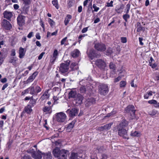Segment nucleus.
<instances>
[{
    "label": "nucleus",
    "mask_w": 159,
    "mask_h": 159,
    "mask_svg": "<svg viewBox=\"0 0 159 159\" xmlns=\"http://www.w3.org/2000/svg\"><path fill=\"white\" fill-rule=\"evenodd\" d=\"M127 125L128 122L127 121L123 120L118 125L117 127L119 135L125 139H128L127 130L124 129Z\"/></svg>",
    "instance_id": "1"
},
{
    "label": "nucleus",
    "mask_w": 159,
    "mask_h": 159,
    "mask_svg": "<svg viewBox=\"0 0 159 159\" xmlns=\"http://www.w3.org/2000/svg\"><path fill=\"white\" fill-rule=\"evenodd\" d=\"M35 85L34 83L30 87L23 91L21 93L22 95H24L25 94L29 93L32 95H37L41 91L42 89L39 86H35Z\"/></svg>",
    "instance_id": "2"
},
{
    "label": "nucleus",
    "mask_w": 159,
    "mask_h": 159,
    "mask_svg": "<svg viewBox=\"0 0 159 159\" xmlns=\"http://www.w3.org/2000/svg\"><path fill=\"white\" fill-rule=\"evenodd\" d=\"M17 17V22L20 26H22L25 23V17L23 15L24 13H27L26 11H23Z\"/></svg>",
    "instance_id": "3"
},
{
    "label": "nucleus",
    "mask_w": 159,
    "mask_h": 159,
    "mask_svg": "<svg viewBox=\"0 0 159 159\" xmlns=\"http://www.w3.org/2000/svg\"><path fill=\"white\" fill-rule=\"evenodd\" d=\"M70 61L67 63H62L60 64L59 71L62 74L67 72L69 69V64Z\"/></svg>",
    "instance_id": "4"
},
{
    "label": "nucleus",
    "mask_w": 159,
    "mask_h": 159,
    "mask_svg": "<svg viewBox=\"0 0 159 159\" xmlns=\"http://www.w3.org/2000/svg\"><path fill=\"white\" fill-rule=\"evenodd\" d=\"M99 93L101 95L104 96L108 92V88L106 84H101L98 87Z\"/></svg>",
    "instance_id": "5"
},
{
    "label": "nucleus",
    "mask_w": 159,
    "mask_h": 159,
    "mask_svg": "<svg viewBox=\"0 0 159 159\" xmlns=\"http://www.w3.org/2000/svg\"><path fill=\"white\" fill-rule=\"evenodd\" d=\"M56 118L57 121L60 122H64L66 118L65 114L60 112L56 114Z\"/></svg>",
    "instance_id": "6"
},
{
    "label": "nucleus",
    "mask_w": 159,
    "mask_h": 159,
    "mask_svg": "<svg viewBox=\"0 0 159 159\" xmlns=\"http://www.w3.org/2000/svg\"><path fill=\"white\" fill-rule=\"evenodd\" d=\"M68 152V151L67 150L64 149H62L60 150L59 148H56L53 150L52 153L55 157H57L63 153H67Z\"/></svg>",
    "instance_id": "7"
},
{
    "label": "nucleus",
    "mask_w": 159,
    "mask_h": 159,
    "mask_svg": "<svg viewBox=\"0 0 159 159\" xmlns=\"http://www.w3.org/2000/svg\"><path fill=\"white\" fill-rule=\"evenodd\" d=\"M94 44L95 48L98 51L103 52L105 51L106 49L105 45L103 43H95Z\"/></svg>",
    "instance_id": "8"
},
{
    "label": "nucleus",
    "mask_w": 159,
    "mask_h": 159,
    "mask_svg": "<svg viewBox=\"0 0 159 159\" xmlns=\"http://www.w3.org/2000/svg\"><path fill=\"white\" fill-rule=\"evenodd\" d=\"M88 56L91 60L93 59L94 57H97L100 56V54H98L95 53V51L93 49L90 50L88 53Z\"/></svg>",
    "instance_id": "9"
},
{
    "label": "nucleus",
    "mask_w": 159,
    "mask_h": 159,
    "mask_svg": "<svg viewBox=\"0 0 159 159\" xmlns=\"http://www.w3.org/2000/svg\"><path fill=\"white\" fill-rule=\"evenodd\" d=\"M2 25L3 27L6 30H10L12 28V26L9 22L5 19L3 20Z\"/></svg>",
    "instance_id": "10"
},
{
    "label": "nucleus",
    "mask_w": 159,
    "mask_h": 159,
    "mask_svg": "<svg viewBox=\"0 0 159 159\" xmlns=\"http://www.w3.org/2000/svg\"><path fill=\"white\" fill-rule=\"evenodd\" d=\"M95 64L98 67L101 69L104 68L106 66L105 62L101 59L96 60L95 62Z\"/></svg>",
    "instance_id": "11"
},
{
    "label": "nucleus",
    "mask_w": 159,
    "mask_h": 159,
    "mask_svg": "<svg viewBox=\"0 0 159 159\" xmlns=\"http://www.w3.org/2000/svg\"><path fill=\"white\" fill-rule=\"evenodd\" d=\"M78 111L79 110L75 108H73L71 110L69 109L66 111L67 112H69V116L71 117L76 115L78 114Z\"/></svg>",
    "instance_id": "12"
},
{
    "label": "nucleus",
    "mask_w": 159,
    "mask_h": 159,
    "mask_svg": "<svg viewBox=\"0 0 159 159\" xmlns=\"http://www.w3.org/2000/svg\"><path fill=\"white\" fill-rule=\"evenodd\" d=\"M58 51L57 49L54 50L53 54V56L50 59V62L52 64H53L56 60L58 56Z\"/></svg>",
    "instance_id": "13"
},
{
    "label": "nucleus",
    "mask_w": 159,
    "mask_h": 159,
    "mask_svg": "<svg viewBox=\"0 0 159 159\" xmlns=\"http://www.w3.org/2000/svg\"><path fill=\"white\" fill-rule=\"evenodd\" d=\"M118 71H119L120 74H122V75H119L118 77L114 79V81L115 83L117 82L120 81L121 78L124 76L125 74V70H124L121 69L118 70Z\"/></svg>",
    "instance_id": "14"
},
{
    "label": "nucleus",
    "mask_w": 159,
    "mask_h": 159,
    "mask_svg": "<svg viewBox=\"0 0 159 159\" xmlns=\"http://www.w3.org/2000/svg\"><path fill=\"white\" fill-rule=\"evenodd\" d=\"M32 157L35 159H41L42 158V154L41 152L38 151L37 152H34L32 154Z\"/></svg>",
    "instance_id": "15"
},
{
    "label": "nucleus",
    "mask_w": 159,
    "mask_h": 159,
    "mask_svg": "<svg viewBox=\"0 0 159 159\" xmlns=\"http://www.w3.org/2000/svg\"><path fill=\"white\" fill-rule=\"evenodd\" d=\"M38 72H35L33 73V74L30 76L28 79L26 81V84L29 83L32 81L34 79L36 76L38 75Z\"/></svg>",
    "instance_id": "16"
},
{
    "label": "nucleus",
    "mask_w": 159,
    "mask_h": 159,
    "mask_svg": "<svg viewBox=\"0 0 159 159\" xmlns=\"http://www.w3.org/2000/svg\"><path fill=\"white\" fill-rule=\"evenodd\" d=\"M76 122V120H74L71 123L69 124L66 128V130L68 132H70L71 129L73 128L74 125Z\"/></svg>",
    "instance_id": "17"
},
{
    "label": "nucleus",
    "mask_w": 159,
    "mask_h": 159,
    "mask_svg": "<svg viewBox=\"0 0 159 159\" xmlns=\"http://www.w3.org/2000/svg\"><path fill=\"white\" fill-rule=\"evenodd\" d=\"M131 108L132 110V112L131 113H130V116L131 117H130L131 118V119H134L135 118V110L134 109V106L133 105H129L127 107V111H129L128 110V108Z\"/></svg>",
    "instance_id": "18"
},
{
    "label": "nucleus",
    "mask_w": 159,
    "mask_h": 159,
    "mask_svg": "<svg viewBox=\"0 0 159 159\" xmlns=\"http://www.w3.org/2000/svg\"><path fill=\"white\" fill-rule=\"evenodd\" d=\"M4 17L5 18H6L9 20L13 16V14L12 12L6 11L3 13Z\"/></svg>",
    "instance_id": "19"
},
{
    "label": "nucleus",
    "mask_w": 159,
    "mask_h": 159,
    "mask_svg": "<svg viewBox=\"0 0 159 159\" xmlns=\"http://www.w3.org/2000/svg\"><path fill=\"white\" fill-rule=\"evenodd\" d=\"M26 52V50L24 48L20 47L19 50V57L20 58H22L25 56Z\"/></svg>",
    "instance_id": "20"
},
{
    "label": "nucleus",
    "mask_w": 159,
    "mask_h": 159,
    "mask_svg": "<svg viewBox=\"0 0 159 159\" xmlns=\"http://www.w3.org/2000/svg\"><path fill=\"white\" fill-rule=\"evenodd\" d=\"M83 98V97L82 95L80 94H78L75 98L76 101V102H77L79 104H81L82 102Z\"/></svg>",
    "instance_id": "21"
},
{
    "label": "nucleus",
    "mask_w": 159,
    "mask_h": 159,
    "mask_svg": "<svg viewBox=\"0 0 159 159\" xmlns=\"http://www.w3.org/2000/svg\"><path fill=\"white\" fill-rule=\"evenodd\" d=\"M49 97V95L48 94V92L45 91L43 95L41 97L40 99L41 100H44L48 99Z\"/></svg>",
    "instance_id": "22"
},
{
    "label": "nucleus",
    "mask_w": 159,
    "mask_h": 159,
    "mask_svg": "<svg viewBox=\"0 0 159 159\" xmlns=\"http://www.w3.org/2000/svg\"><path fill=\"white\" fill-rule=\"evenodd\" d=\"M70 68L71 70H77L78 68L77 63L75 62H72L70 65Z\"/></svg>",
    "instance_id": "23"
},
{
    "label": "nucleus",
    "mask_w": 159,
    "mask_h": 159,
    "mask_svg": "<svg viewBox=\"0 0 159 159\" xmlns=\"http://www.w3.org/2000/svg\"><path fill=\"white\" fill-rule=\"evenodd\" d=\"M32 111L31 109V107L30 105H28L24 109V111L27 113L28 114H30Z\"/></svg>",
    "instance_id": "24"
},
{
    "label": "nucleus",
    "mask_w": 159,
    "mask_h": 159,
    "mask_svg": "<svg viewBox=\"0 0 159 159\" xmlns=\"http://www.w3.org/2000/svg\"><path fill=\"white\" fill-rule=\"evenodd\" d=\"M141 135V133L138 131H132L130 134V135L133 137H139Z\"/></svg>",
    "instance_id": "25"
},
{
    "label": "nucleus",
    "mask_w": 159,
    "mask_h": 159,
    "mask_svg": "<svg viewBox=\"0 0 159 159\" xmlns=\"http://www.w3.org/2000/svg\"><path fill=\"white\" fill-rule=\"evenodd\" d=\"M80 54V52L78 49H75L71 53V55L73 57H77Z\"/></svg>",
    "instance_id": "26"
},
{
    "label": "nucleus",
    "mask_w": 159,
    "mask_h": 159,
    "mask_svg": "<svg viewBox=\"0 0 159 159\" xmlns=\"http://www.w3.org/2000/svg\"><path fill=\"white\" fill-rule=\"evenodd\" d=\"M137 31L138 32H140L141 31H144L145 30V28L143 27H142L140 25V23L138 22L137 23Z\"/></svg>",
    "instance_id": "27"
},
{
    "label": "nucleus",
    "mask_w": 159,
    "mask_h": 159,
    "mask_svg": "<svg viewBox=\"0 0 159 159\" xmlns=\"http://www.w3.org/2000/svg\"><path fill=\"white\" fill-rule=\"evenodd\" d=\"M51 108L50 106L44 107L43 109V111L46 113L51 112Z\"/></svg>",
    "instance_id": "28"
},
{
    "label": "nucleus",
    "mask_w": 159,
    "mask_h": 159,
    "mask_svg": "<svg viewBox=\"0 0 159 159\" xmlns=\"http://www.w3.org/2000/svg\"><path fill=\"white\" fill-rule=\"evenodd\" d=\"M78 157L77 153L72 152L70 154L69 159H77Z\"/></svg>",
    "instance_id": "29"
},
{
    "label": "nucleus",
    "mask_w": 159,
    "mask_h": 159,
    "mask_svg": "<svg viewBox=\"0 0 159 159\" xmlns=\"http://www.w3.org/2000/svg\"><path fill=\"white\" fill-rule=\"evenodd\" d=\"M77 95L76 92L75 91H73L72 90L71 91L69 94V98H75Z\"/></svg>",
    "instance_id": "30"
},
{
    "label": "nucleus",
    "mask_w": 159,
    "mask_h": 159,
    "mask_svg": "<svg viewBox=\"0 0 159 159\" xmlns=\"http://www.w3.org/2000/svg\"><path fill=\"white\" fill-rule=\"evenodd\" d=\"M72 16L70 15H68L66 17L64 20V23L66 25H67L68 24L70 20L71 19Z\"/></svg>",
    "instance_id": "31"
},
{
    "label": "nucleus",
    "mask_w": 159,
    "mask_h": 159,
    "mask_svg": "<svg viewBox=\"0 0 159 159\" xmlns=\"http://www.w3.org/2000/svg\"><path fill=\"white\" fill-rule=\"evenodd\" d=\"M113 124L112 123H111L109 124H106L103 126L105 130H108L110 129Z\"/></svg>",
    "instance_id": "32"
},
{
    "label": "nucleus",
    "mask_w": 159,
    "mask_h": 159,
    "mask_svg": "<svg viewBox=\"0 0 159 159\" xmlns=\"http://www.w3.org/2000/svg\"><path fill=\"white\" fill-rule=\"evenodd\" d=\"M45 159H51L52 157L50 152H48L44 156Z\"/></svg>",
    "instance_id": "33"
},
{
    "label": "nucleus",
    "mask_w": 159,
    "mask_h": 159,
    "mask_svg": "<svg viewBox=\"0 0 159 159\" xmlns=\"http://www.w3.org/2000/svg\"><path fill=\"white\" fill-rule=\"evenodd\" d=\"M48 21L51 27H52L53 25H55V22L52 19L48 18Z\"/></svg>",
    "instance_id": "34"
},
{
    "label": "nucleus",
    "mask_w": 159,
    "mask_h": 159,
    "mask_svg": "<svg viewBox=\"0 0 159 159\" xmlns=\"http://www.w3.org/2000/svg\"><path fill=\"white\" fill-rule=\"evenodd\" d=\"M52 4L56 8V9H58L59 6L58 4L57 0H54L52 2Z\"/></svg>",
    "instance_id": "35"
},
{
    "label": "nucleus",
    "mask_w": 159,
    "mask_h": 159,
    "mask_svg": "<svg viewBox=\"0 0 159 159\" xmlns=\"http://www.w3.org/2000/svg\"><path fill=\"white\" fill-rule=\"evenodd\" d=\"M66 153H63L62 154H61V156L57 157L58 159H66Z\"/></svg>",
    "instance_id": "36"
},
{
    "label": "nucleus",
    "mask_w": 159,
    "mask_h": 159,
    "mask_svg": "<svg viewBox=\"0 0 159 159\" xmlns=\"http://www.w3.org/2000/svg\"><path fill=\"white\" fill-rule=\"evenodd\" d=\"M74 3V0H68V7H70L73 6Z\"/></svg>",
    "instance_id": "37"
},
{
    "label": "nucleus",
    "mask_w": 159,
    "mask_h": 159,
    "mask_svg": "<svg viewBox=\"0 0 159 159\" xmlns=\"http://www.w3.org/2000/svg\"><path fill=\"white\" fill-rule=\"evenodd\" d=\"M24 4L25 5V7H26V9L28 8V5L30 3V0H23Z\"/></svg>",
    "instance_id": "38"
},
{
    "label": "nucleus",
    "mask_w": 159,
    "mask_h": 159,
    "mask_svg": "<svg viewBox=\"0 0 159 159\" xmlns=\"http://www.w3.org/2000/svg\"><path fill=\"white\" fill-rule=\"evenodd\" d=\"M67 37H65L63 39L61 42V45L65 44V42L66 41L67 39Z\"/></svg>",
    "instance_id": "39"
},
{
    "label": "nucleus",
    "mask_w": 159,
    "mask_h": 159,
    "mask_svg": "<svg viewBox=\"0 0 159 159\" xmlns=\"http://www.w3.org/2000/svg\"><path fill=\"white\" fill-rule=\"evenodd\" d=\"M17 60V58L16 57H12L10 61V62L13 63L15 64Z\"/></svg>",
    "instance_id": "40"
},
{
    "label": "nucleus",
    "mask_w": 159,
    "mask_h": 159,
    "mask_svg": "<svg viewBox=\"0 0 159 159\" xmlns=\"http://www.w3.org/2000/svg\"><path fill=\"white\" fill-rule=\"evenodd\" d=\"M157 111L155 110H153L152 111L149 112V114L152 116H155L157 113Z\"/></svg>",
    "instance_id": "41"
},
{
    "label": "nucleus",
    "mask_w": 159,
    "mask_h": 159,
    "mask_svg": "<svg viewBox=\"0 0 159 159\" xmlns=\"http://www.w3.org/2000/svg\"><path fill=\"white\" fill-rule=\"evenodd\" d=\"M95 102V100L93 98H91L90 99H88L86 101V102H89V105L91 103H93ZM87 102H86V103Z\"/></svg>",
    "instance_id": "42"
},
{
    "label": "nucleus",
    "mask_w": 159,
    "mask_h": 159,
    "mask_svg": "<svg viewBox=\"0 0 159 159\" xmlns=\"http://www.w3.org/2000/svg\"><path fill=\"white\" fill-rule=\"evenodd\" d=\"M109 67L110 69H111L113 70H115V65L113 64L112 63H110L109 65Z\"/></svg>",
    "instance_id": "43"
},
{
    "label": "nucleus",
    "mask_w": 159,
    "mask_h": 159,
    "mask_svg": "<svg viewBox=\"0 0 159 159\" xmlns=\"http://www.w3.org/2000/svg\"><path fill=\"white\" fill-rule=\"evenodd\" d=\"M120 84L121 87H124L126 85V82L124 81H122L120 82Z\"/></svg>",
    "instance_id": "44"
},
{
    "label": "nucleus",
    "mask_w": 159,
    "mask_h": 159,
    "mask_svg": "<svg viewBox=\"0 0 159 159\" xmlns=\"http://www.w3.org/2000/svg\"><path fill=\"white\" fill-rule=\"evenodd\" d=\"M121 42L123 43H125L127 42V39L126 37H122L120 38Z\"/></svg>",
    "instance_id": "45"
},
{
    "label": "nucleus",
    "mask_w": 159,
    "mask_h": 159,
    "mask_svg": "<svg viewBox=\"0 0 159 159\" xmlns=\"http://www.w3.org/2000/svg\"><path fill=\"white\" fill-rule=\"evenodd\" d=\"M148 103L151 104H156L157 103V102L154 100H152L148 101Z\"/></svg>",
    "instance_id": "46"
},
{
    "label": "nucleus",
    "mask_w": 159,
    "mask_h": 159,
    "mask_svg": "<svg viewBox=\"0 0 159 159\" xmlns=\"http://www.w3.org/2000/svg\"><path fill=\"white\" fill-rule=\"evenodd\" d=\"M123 18L125 20L126 22L127 21V19L129 18V16L128 14H125L123 15Z\"/></svg>",
    "instance_id": "47"
},
{
    "label": "nucleus",
    "mask_w": 159,
    "mask_h": 159,
    "mask_svg": "<svg viewBox=\"0 0 159 159\" xmlns=\"http://www.w3.org/2000/svg\"><path fill=\"white\" fill-rule=\"evenodd\" d=\"M97 130L99 131H102L104 130L103 126H102L98 127H97Z\"/></svg>",
    "instance_id": "48"
},
{
    "label": "nucleus",
    "mask_w": 159,
    "mask_h": 159,
    "mask_svg": "<svg viewBox=\"0 0 159 159\" xmlns=\"http://www.w3.org/2000/svg\"><path fill=\"white\" fill-rule=\"evenodd\" d=\"M80 91L82 93H84L86 91V89L84 86H82L80 88Z\"/></svg>",
    "instance_id": "49"
},
{
    "label": "nucleus",
    "mask_w": 159,
    "mask_h": 159,
    "mask_svg": "<svg viewBox=\"0 0 159 159\" xmlns=\"http://www.w3.org/2000/svg\"><path fill=\"white\" fill-rule=\"evenodd\" d=\"M45 54L44 52H42L39 56L38 57V59L40 60H41L43 57V56Z\"/></svg>",
    "instance_id": "50"
},
{
    "label": "nucleus",
    "mask_w": 159,
    "mask_h": 159,
    "mask_svg": "<svg viewBox=\"0 0 159 159\" xmlns=\"http://www.w3.org/2000/svg\"><path fill=\"white\" fill-rule=\"evenodd\" d=\"M127 107H126V108L125 109V111L127 112V113H131L132 112V108H128V110L129 111H127L126 110H127Z\"/></svg>",
    "instance_id": "51"
},
{
    "label": "nucleus",
    "mask_w": 159,
    "mask_h": 159,
    "mask_svg": "<svg viewBox=\"0 0 159 159\" xmlns=\"http://www.w3.org/2000/svg\"><path fill=\"white\" fill-rule=\"evenodd\" d=\"M92 1H91V0H85L84 2V7H85L86 6L88 3V2H92Z\"/></svg>",
    "instance_id": "52"
},
{
    "label": "nucleus",
    "mask_w": 159,
    "mask_h": 159,
    "mask_svg": "<svg viewBox=\"0 0 159 159\" xmlns=\"http://www.w3.org/2000/svg\"><path fill=\"white\" fill-rule=\"evenodd\" d=\"M33 36V33L32 32H30L27 35V37L30 38Z\"/></svg>",
    "instance_id": "53"
},
{
    "label": "nucleus",
    "mask_w": 159,
    "mask_h": 159,
    "mask_svg": "<svg viewBox=\"0 0 159 159\" xmlns=\"http://www.w3.org/2000/svg\"><path fill=\"white\" fill-rule=\"evenodd\" d=\"M1 82L2 83H5L7 82V80L6 78H4L3 79H2L1 80Z\"/></svg>",
    "instance_id": "54"
},
{
    "label": "nucleus",
    "mask_w": 159,
    "mask_h": 159,
    "mask_svg": "<svg viewBox=\"0 0 159 159\" xmlns=\"http://www.w3.org/2000/svg\"><path fill=\"white\" fill-rule=\"evenodd\" d=\"M16 55L15 50L12 49L11 50V55L12 56H15Z\"/></svg>",
    "instance_id": "55"
},
{
    "label": "nucleus",
    "mask_w": 159,
    "mask_h": 159,
    "mask_svg": "<svg viewBox=\"0 0 159 159\" xmlns=\"http://www.w3.org/2000/svg\"><path fill=\"white\" fill-rule=\"evenodd\" d=\"M8 85V84L7 83L5 84H4L2 86V90H4L5 88H6Z\"/></svg>",
    "instance_id": "56"
},
{
    "label": "nucleus",
    "mask_w": 159,
    "mask_h": 159,
    "mask_svg": "<svg viewBox=\"0 0 159 159\" xmlns=\"http://www.w3.org/2000/svg\"><path fill=\"white\" fill-rule=\"evenodd\" d=\"M113 3V2L112 1H111L110 3H107V6L108 7H112V4Z\"/></svg>",
    "instance_id": "57"
},
{
    "label": "nucleus",
    "mask_w": 159,
    "mask_h": 159,
    "mask_svg": "<svg viewBox=\"0 0 159 159\" xmlns=\"http://www.w3.org/2000/svg\"><path fill=\"white\" fill-rule=\"evenodd\" d=\"M143 40V38L139 37V43L140 45H143V43L142 42V41Z\"/></svg>",
    "instance_id": "58"
},
{
    "label": "nucleus",
    "mask_w": 159,
    "mask_h": 159,
    "mask_svg": "<svg viewBox=\"0 0 159 159\" xmlns=\"http://www.w3.org/2000/svg\"><path fill=\"white\" fill-rule=\"evenodd\" d=\"M93 7L94 10H98L99 9V7H97L95 4H93Z\"/></svg>",
    "instance_id": "59"
},
{
    "label": "nucleus",
    "mask_w": 159,
    "mask_h": 159,
    "mask_svg": "<svg viewBox=\"0 0 159 159\" xmlns=\"http://www.w3.org/2000/svg\"><path fill=\"white\" fill-rule=\"evenodd\" d=\"M90 157L91 159H98L96 155H91Z\"/></svg>",
    "instance_id": "60"
},
{
    "label": "nucleus",
    "mask_w": 159,
    "mask_h": 159,
    "mask_svg": "<svg viewBox=\"0 0 159 159\" xmlns=\"http://www.w3.org/2000/svg\"><path fill=\"white\" fill-rule=\"evenodd\" d=\"M36 38L38 39H40L41 38L39 33H37L36 35Z\"/></svg>",
    "instance_id": "61"
},
{
    "label": "nucleus",
    "mask_w": 159,
    "mask_h": 159,
    "mask_svg": "<svg viewBox=\"0 0 159 159\" xmlns=\"http://www.w3.org/2000/svg\"><path fill=\"white\" fill-rule=\"evenodd\" d=\"M88 30V28L86 27L83 28L82 30V33H85L86 31H87Z\"/></svg>",
    "instance_id": "62"
},
{
    "label": "nucleus",
    "mask_w": 159,
    "mask_h": 159,
    "mask_svg": "<svg viewBox=\"0 0 159 159\" xmlns=\"http://www.w3.org/2000/svg\"><path fill=\"white\" fill-rule=\"evenodd\" d=\"M13 7L15 9L17 10L19 8V6L17 4H15L13 6Z\"/></svg>",
    "instance_id": "63"
},
{
    "label": "nucleus",
    "mask_w": 159,
    "mask_h": 159,
    "mask_svg": "<svg viewBox=\"0 0 159 159\" xmlns=\"http://www.w3.org/2000/svg\"><path fill=\"white\" fill-rule=\"evenodd\" d=\"M36 45L39 47H40L41 46V43L39 41H36Z\"/></svg>",
    "instance_id": "64"
}]
</instances>
